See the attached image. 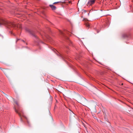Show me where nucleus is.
Instances as JSON below:
<instances>
[{
    "mask_svg": "<svg viewBox=\"0 0 133 133\" xmlns=\"http://www.w3.org/2000/svg\"><path fill=\"white\" fill-rule=\"evenodd\" d=\"M53 51L55 52H56V51H57V50L55 49H53Z\"/></svg>",
    "mask_w": 133,
    "mask_h": 133,
    "instance_id": "12",
    "label": "nucleus"
},
{
    "mask_svg": "<svg viewBox=\"0 0 133 133\" xmlns=\"http://www.w3.org/2000/svg\"><path fill=\"white\" fill-rule=\"evenodd\" d=\"M61 2L60 1V2H54V3L53 4H56L57 3H61Z\"/></svg>",
    "mask_w": 133,
    "mask_h": 133,
    "instance_id": "11",
    "label": "nucleus"
},
{
    "mask_svg": "<svg viewBox=\"0 0 133 133\" xmlns=\"http://www.w3.org/2000/svg\"><path fill=\"white\" fill-rule=\"evenodd\" d=\"M19 40V39H17V41H18V40Z\"/></svg>",
    "mask_w": 133,
    "mask_h": 133,
    "instance_id": "20",
    "label": "nucleus"
},
{
    "mask_svg": "<svg viewBox=\"0 0 133 133\" xmlns=\"http://www.w3.org/2000/svg\"><path fill=\"white\" fill-rule=\"evenodd\" d=\"M96 0H89L88 3V5H91L94 4Z\"/></svg>",
    "mask_w": 133,
    "mask_h": 133,
    "instance_id": "3",
    "label": "nucleus"
},
{
    "mask_svg": "<svg viewBox=\"0 0 133 133\" xmlns=\"http://www.w3.org/2000/svg\"><path fill=\"white\" fill-rule=\"evenodd\" d=\"M22 41L23 42H24V40H22Z\"/></svg>",
    "mask_w": 133,
    "mask_h": 133,
    "instance_id": "17",
    "label": "nucleus"
},
{
    "mask_svg": "<svg viewBox=\"0 0 133 133\" xmlns=\"http://www.w3.org/2000/svg\"><path fill=\"white\" fill-rule=\"evenodd\" d=\"M66 48L67 49H69V47H67Z\"/></svg>",
    "mask_w": 133,
    "mask_h": 133,
    "instance_id": "16",
    "label": "nucleus"
},
{
    "mask_svg": "<svg viewBox=\"0 0 133 133\" xmlns=\"http://www.w3.org/2000/svg\"><path fill=\"white\" fill-rule=\"evenodd\" d=\"M0 69L2 70H5L4 69V68H2V69L1 68H0Z\"/></svg>",
    "mask_w": 133,
    "mask_h": 133,
    "instance_id": "14",
    "label": "nucleus"
},
{
    "mask_svg": "<svg viewBox=\"0 0 133 133\" xmlns=\"http://www.w3.org/2000/svg\"><path fill=\"white\" fill-rule=\"evenodd\" d=\"M21 121L22 122L23 121V120L22 119V118L21 117Z\"/></svg>",
    "mask_w": 133,
    "mask_h": 133,
    "instance_id": "13",
    "label": "nucleus"
},
{
    "mask_svg": "<svg viewBox=\"0 0 133 133\" xmlns=\"http://www.w3.org/2000/svg\"><path fill=\"white\" fill-rule=\"evenodd\" d=\"M98 32H99V31H97V33H98Z\"/></svg>",
    "mask_w": 133,
    "mask_h": 133,
    "instance_id": "18",
    "label": "nucleus"
},
{
    "mask_svg": "<svg viewBox=\"0 0 133 133\" xmlns=\"http://www.w3.org/2000/svg\"><path fill=\"white\" fill-rule=\"evenodd\" d=\"M1 25H6L11 27H16L17 25L15 24L10 22L2 18H0V26Z\"/></svg>",
    "mask_w": 133,
    "mask_h": 133,
    "instance_id": "1",
    "label": "nucleus"
},
{
    "mask_svg": "<svg viewBox=\"0 0 133 133\" xmlns=\"http://www.w3.org/2000/svg\"><path fill=\"white\" fill-rule=\"evenodd\" d=\"M59 32L61 35H62L63 36H64L65 35V32H63L61 30H59Z\"/></svg>",
    "mask_w": 133,
    "mask_h": 133,
    "instance_id": "7",
    "label": "nucleus"
},
{
    "mask_svg": "<svg viewBox=\"0 0 133 133\" xmlns=\"http://www.w3.org/2000/svg\"><path fill=\"white\" fill-rule=\"evenodd\" d=\"M49 6L51 7L52 10H55L56 9V6L54 5H49Z\"/></svg>",
    "mask_w": 133,
    "mask_h": 133,
    "instance_id": "5",
    "label": "nucleus"
},
{
    "mask_svg": "<svg viewBox=\"0 0 133 133\" xmlns=\"http://www.w3.org/2000/svg\"><path fill=\"white\" fill-rule=\"evenodd\" d=\"M122 36L123 37L125 38L128 37L129 35L127 34H123Z\"/></svg>",
    "mask_w": 133,
    "mask_h": 133,
    "instance_id": "6",
    "label": "nucleus"
},
{
    "mask_svg": "<svg viewBox=\"0 0 133 133\" xmlns=\"http://www.w3.org/2000/svg\"><path fill=\"white\" fill-rule=\"evenodd\" d=\"M20 112L21 113V116L22 115V114H23V113L21 111H20Z\"/></svg>",
    "mask_w": 133,
    "mask_h": 133,
    "instance_id": "15",
    "label": "nucleus"
},
{
    "mask_svg": "<svg viewBox=\"0 0 133 133\" xmlns=\"http://www.w3.org/2000/svg\"><path fill=\"white\" fill-rule=\"evenodd\" d=\"M15 111L21 117V114L20 112V110L19 109L18 107L16 109L15 108Z\"/></svg>",
    "mask_w": 133,
    "mask_h": 133,
    "instance_id": "4",
    "label": "nucleus"
},
{
    "mask_svg": "<svg viewBox=\"0 0 133 133\" xmlns=\"http://www.w3.org/2000/svg\"><path fill=\"white\" fill-rule=\"evenodd\" d=\"M123 83H122V85H123Z\"/></svg>",
    "mask_w": 133,
    "mask_h": 133,
    "instance_id": "19",
    "label": "nucleus"
},
{
    "mask_svg": "<svg viewBox=\"0 0 133 133\" xmlns=\"http://www.w3.org/2000/svg\"><path fill=\"white\" fill-rule=\"evenodd\" d=\"M25 118L26 119L27 122V123L28 125H29V126H31V125L30 124V122H29V121H28V119L26 117H25Z\"/></svg>",
    "mask_w": 133,
    "mask_h": 133,
    "instance_id": "9",
    "label": "nucleus"
},
{
    "mask_svg": "<svg viewBox=\"0 0 133 133\" xmlns=\"http://www.w3.org/2000/svg\"><path fill=\"white\" fill-rule=\"evenodd\" d=\"M26 30L27 31H28V32H29V33L30 34H32V35L33 36L35 37V38L36 39V41H35V42L37 43V44H36V45H38L39 43H43V42L42 41H41L40 40L36 35H35L34 34L32 33L31 30H30L29 29H26Z\"/></svg>",
    "mask_w": 133,
    "mask_h": 133,
    "instance_id": "2",
    "label": "nucleus"
},
{
    "mask_svg": "<svg viewBox=\"0 0 133 133\" xmlns=\"http://www.w3.org/2000/svg\"><path fill=\"white\" fill-rule=\"evenodd\" d=\"M15 102L16 103V104L18 106H19V104L17 101H15Z\"/></svg>",
    "mask_w": 133,
    "mask_h": 133,
    "instance_id": "10",
    "label": "nucleus"
},
{
    "mask_svg": "<svg viewBox=\"0 0 133 133\" xmlns=\"http://www.w3.org/2000/svg\"><path fill=\"white\" fill-rule=\"evenodd\" d=\"M85 26L89 28L90 27V24L88 22H86L85 24Z\"/></svg>",
    "mask_w": 133,
    "mask_h": 133,
    "instance_id": "8",
    "label": "nucleus"
}]
</instances>
